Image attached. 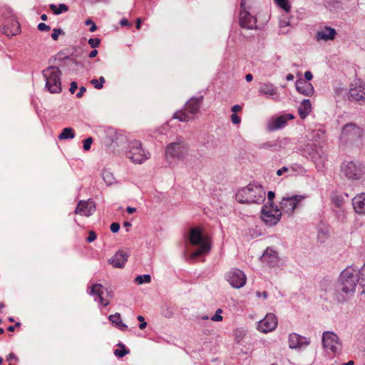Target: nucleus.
I'll return each mask as SVG.
<instances>
[{
	"label": "nucleus",
	"instance_id": "obj_1",
	"mask_svg": "<svg viewBox=\"0 0 365 365\" xmlns=\"http://www.w3.org/2000/svg\"><path fill=\"white\" fill-rule=\"evenodd\" d=\"M236 200L240 203L260 204L265 200V191L261 185L249 184L237 191Z\"/></svg>",
	"mask_w": 365,
	"mask_h": 365
},
{
	"label": "nucleus",
	"instance_id": "obj_2",
	"mask_svg": "<svg viewBox=\"0 0 365 365\" xmlns=\"http://www.w3.org/2000/svg\"><path fill=\"white\" fill-rule=\"evenodd\" d=\"M359 271L358 269L349 266L344 269L339 277V289L347 296H351L359 282Z\"/></svg>",
	"mask_w": 365,
	"mask_h": 365
},
{
	"label": "nucleus",
	"instance_id": "obj_3",
	"mask_svg": "<svg viewBox=\"0 0 365 365\" xmlns=\"http://www.w3.org/2000/svg\"><path fill=\"white\" fill-rule=\"evenodd\" d=\"M46 81L45 88L51 93H60L61 87V71L57 66H51L42 71Z\"/></svg>",
	"mask_w": 365,
	"mask_h": 365
},
{
	"label": "nucleus",
	"instance_id": "obj_4",
	"mask_svg": "<svg viewBox=\"0 0 365 365\" xmlns=\"http://www.w3.org/2000/svg\"><path fill=\"white\" fill-rule=\"evenodd\" d=\"M190 242L192 245L198 246V249L193 252L190 257L196 259L202 255L209 252L210 243L207 237H204L199 228H192L190 234Z\"/></svg>",
	"mask_w": 365,
	"mask_h": 365
},
{
	"label": "nucleus",
	"instance_id": "obj_5",
	"mask_svg": "<svg viewBox=\"0 0 365 365\" xmlns=\"http://www.w3.org/2000/svg\"><path fill=\"white\" fill-rule=\"evenodd\" d=\"M341 174L349 180H359L364 175V167L358 160H345L340 167Z\"/></svg>",
	"mask_w": 365,
	"mask_h": 365
},
{
	"label": "nucleus",
	"instance_id": "obj_6",
	"mask_svg": "<svg viewBox=\"0 0 365 365\" xmlns=\"http://www.w3.org/2000/svg\"><path fill=\"white\" fill-rule=\"evenodd\" d=\"M202 97L192 98L185 104L184 109L175 112L173 118L178 119L181 122H188L195 118L199 112Z\"/></svg>",
	"mask_w": 365,
	"mask_h": 365
},
{
	"label": "nucleus",
	"instance_id": "obj_7",
	"mask_svg": "<svg viewBox=\"0 0 365 365\" xmlns=\"http://www.w3.org/2000/svg\"><path fill=\"white\" fill-rule=\"evenodd\" d=\"M302 155L312 160L318 168H322L327 161V154L319 144L307 143Z\"/></svg>",
	"mask_w": 365,
	"mask_h": 365
},
{
	"label": "nucleus",
	"instance_id": "obj_8",
	"mask_svg": "<svg viewBox=\"0 0 365 365\" xmlns=\"http://www.w3.org/2000/svg\"><path fill=\"white\" fill-rule=\"evenodd\" d=\"M126 156L136 164H142L150 158L149 153H145L140 141H130L127 147Z\"/></svg>",
	"mask_w": 365,
	"mask_h": 365
},
{
	"label": "nucleus",
	"instance_id": "obj_9",
	"mask_svg": "<svg viewBox=\"0 0 365 365\" xmlns=\"http://www.w3.org/2000/svg\"><path fill=\"white\" fill-rule=\"evenodd\" d=\"M322 342L323 348L326 351L339 354L342 350V344L338 335L333 331H326L322 336Z\"/></svg>",
	"mask_w": 365,
	"mask_h": 365
},
{
	"label": "nucleus",
	"instance_id": "obj_10",
	"mask_svg": "<svg viewBox=\"0 0 365 365\" xmlns=\"http://www.w3.org/2000/svg\"><path fill=\"white\" fill-rule=\"evenodd\" d=\"M252 6L247 0H241L240 24L242 28L247 29H257V19L251 14Z\"/></svg>",
	"mask_w": 365,
	"mask_h": 365
},
{
	"label": "nucleus",
	"instance_id": "obj_11",
	"mask_svg": "<svg viewBox=\"0 0 365 365\" xmlns=\"http://www.w3.org/2000/svg\"><path fill=\"white\" fill-rule=\"evenodd\" d=\"M88 294L94 297V300L99 305L106 307L110 304V299L112 297L111 292L108 291L101 284H94L88 287Z\"/></svg>",
	"mask_w": 365,
	"mask_h": 365
},
{
	"label": "nucleus",
	"instance_id": "obj_12",
	"mask_svg": "<svg viewBox=\"0 0 365 365\" xmlns=\"http://www.w3.org/2000/svg\"><path fill=\"white\" fill-rule=\"evenodd\" d=\"M282 217L281 210L274 205H264L262 207L261 218L267 226L276 225Z\"/></svg>",
	"mask_w": 365,
	"mask_h": 365
},
{
	"label": "nucleus",
	"instance_id": "obj_13",
	"mask_svg": "<svg viewBox=\"0 0 365 365\" xmlns=\"http://www.w3.org/2000/svg\"><path fill=\"white\" fill-rule=\"evenodd\" d=\"M305 199L304 195H296L284 197L280 201L279 206L282 214L284 213L291 216L294 210L300 206L301 202Z\"/></svg>",
	"mask_w": 365,
	"mask_h": 365
},
{
	"label": "nucleus",
	"instance_id": "obj_14",
	"mask_svg": "<svg viewBox=\"0 0 365 365\" xmlns=\"http://www.w3.org/2000/svg\"><path fill=\"white\" fill-rule=\"evenodd\" d=\"M362 133V130L355 124L348 123L344 126L340 139L344 143L356 142L360 140Z\"/></svg>",
	"mask_w": 365,
	"mask_h": 365
},
{
	"label": "nucleus",
	"instance_id": "obj_15",
	"mask_svg": "<svg viewBox=\"0 0 365 365\" xmlns=\"http://www.w3.org/2000/svg\"><path fill=\"white\" fill-rule=\"evenodd\" d=\"M187 151V144L182 140H178L170 143L166 147L165 155L167 158H182L185 156Z\"/></svg>",
	"mask_w": 365,
	"mask_h": 365
},
{
	"label": "nucleus",
	"instance_id": "obj_16",
	"mask_svg": "<svg viewBox=\"0 0 365 365\" xmlns=\"http://www.w3.org/2000/svg\"><path fill=\"white\" fill-rule=\"evenodd\" d=\"M225 277L229 284L236 289L244 287L247 280L245 273L238 269H232L226 274Z\"/></svg>",
	"mask_w": 365,
	"mask_h": 365
},
{
	"label": "nucleus",
	"instance_id": "obj_17",
	"mask_svg": "<svg viewBox=\"0 0 365 365\" xmlns=\"http://www.w3.org/2000/svg\"><path fill=\"white\" fill-rule=\"evenodd\" d=\"M277 324L278 321L276 316L272 313H269L264 319L258 322L257 329L260 332L267 334L274 331L277 328Z\"/></svg>",
	"mask_w": 365,
	"mask_h": 365
},
{
	"label": "nucleus",
	"instance_id": "obj_18",
	"mask_svg": "<svg viewBox=\"0 0 365 365\" xmlns=\"http://www.w3.org/2000/svg\"><path fill=\"white\" fill-rule=\"evenodd\" d=\"M294 117L291 113H286L276 118H272L267 124V129L269 131H274L281 129L285 126L289 120L293 119Z\"/></svg>",
	"mask_w": 365,
	"mask_h": 365
},
{
	"label": "nucleus",
	"instance_id": "obj_19",
	"mask_svg": "<svg viewBox=\"0 0 365 365\" xmlns=\"http://www.w3.org/2000/svg\"><path fill=\"white\" fill-rule=\"evenodd\" d=\"M96 210V206L93 201H80L76 208L75 213L82 216L89 217Z\"/></svg>",
	"mask_w": 365,
	"mask_h": 365
},
{
	"label": "nucleus",
	"instance_id": "obj_20",
	"mask_svg": "<svg viewBox=\"0 0 365 365\" xmlns=\"http://www.w3.org/2000/svg\"><path fill=\"white\" fill-rule=\"evenodd\" d=\"M310 344V341L297 334L292 333L289 336V346L291 349H301Z\"/></svg>",
	"mask_w": 365,
	"mask_h": 365
},
{
	"label": "nucleus",
	"instance_id": "obj_21",
	"mask_svg": "<svg viewBox=\"0 0 365 365\" xmlns=\"http://www.w3.org/2000/svg\"><path fill=\"white\" fill-rule=\"evenodd\" d=\"M349 94L350 98L356 101H365V84H351Z\"/></svg>",
	"mask_w": 365,
	"mask_h": 365
},
{
	"label": "nucleus",
	"instance_id": "obj_22",
	"mask_svg": "<svg viewBox=\"0 0 365 365\" xmlns=\"http://www.w3.org/2000/svg\"><path fill=\"white\" fill-rule=\"evenodd\" d=\"M295 86L299 93L306 96H311L314 92L312 84L302 78L297 80Z\"/></svg>",
	"mask_w": 365,
	"mask_h": 365
},
{
	"label": "nucleus",
	"instance_id": "obj_23",
	"mask_svg": "<svg viewBox=\"0 0 365 365\" xmlns=\"http://www.w3.org/2000/svg\"><path fill=\"white\" fill-rule=\"evenodd\" d=\"M128 257V254L127 252L120 250L108 259V262L114 267L122 268L125 264Z\"/></svg>",
	"mask_w": 365,
	"mask_h": 365
},
{
	"label": "nucleus",
	"instance_id": "obj_24",
	"mask_svg": "<svg viewBox=\"0 0 365 365\" xmlns=\"http://www.w3.org/2000/svg\"><path fill=\"white\" fill-rule=\"evenodd\" d=\"M261 259L263 262L268 264V265L274 266L279 261L278 253L274 249L267 247L262 255Z\"/></svg>",
	"mask_w": 365,
	"mask_h": 365
},
{
	"label": "nucleus",
	"instance_id": "obj_25",
	"mask_svg": "<svg viewBox=\"0 0 365 365\" xmlns=\"http://www.w3.org/2000/svg\"><path fill=\"white\" fill-rule=\"evenodd\" d=\"M352 205L356 213L365 215V192L356 195L352 199Z\"/></svg>",
	"mask_w": 365,
	"mask_h": 365
},
{
	"label": "nucleus",
	"instance_id": "obj_26",
	"mask_svg": "<svg viewBox=\"0 0 365 365\" xmlns=\"http://www.w3.org/2000/svg\"><path fill=\"white\" fill-rule=\"evenodd\" d=\"M336 34V33L334 29L325 26L317 32L316 38L318 41L322 40L327 41L329 40H334L335 38Z\"/></svg>",
	"mask_w": 365,
	"mask_h": 365
},
{
	"label": "nucleus",
	"instance_id": "obj_27",
	"mask_svg": "<svg viewBox=\"0 0 365 365\" xmlns=\"http://www.w3.org/2000/svg\"><path fill=\"white\" fill-rule=\"evenodd\" d=\"M260 94L267 96H274L278 93V89L271 83H263L259 88Z\"/></svg>",
	"mask_w": 365,
	"mask_h": 365
},
{
	"label": "nucleus",
	"instance_id": "obj_28",
	"mask_svg": "<svg viewBox=\"0 0 365 365\" xmlns=\"http://www.w3.org/2000/svg\"><path fill=\"white\" fill-rule=\"evenodd\" d=\"M288 142L287 139L284 138L282 140H279L275 142H266L261 145L260 148L266 150H269L272 151H278L283 146H284Z\"/></svg>",
	"mask_w": 365,
	"mask_h": 365
},
{
	"label": "nucleus",
	"instance_id": "obj_29",
	"mask_svg": "<svg viewBox=\"0 0 365 365\" xmlns=\"http://www.w3.org/2000/svg\"><path fill=\"white\" fill-rule=\"evenodd\" d=\"M108 319L113 326L120 331H125L128 329V326L123 322L120 313L117 312L114 314H110L108 317Z\"/></svg>",
	"mask_w": 365,
	"mask_h": 365
},
{
	"label": "nucleus",
	"instance_id": "obj_30",
	"mask_svg": "<svg viewBox=\"0 0 365 365\" xmlns=\"http://www.w3.org/2000/svg\"><path fill=\"white\" fill-rule=\"evenodd\" d=\"M311 110L310 101L309 99H304L298 108V113L301 118L304 119L309 114Z\"/></svg>",
	"mask_w": 365,
	"mask_h": 365
},
{
	"label": "nucleus",
	"instance_id": "obj_31",
	"mask_svg": "<svg viewBox=\"0 0 365 365\" xmlns=\"http://www.w3.org/2000/svg\"><path fill=\"white\" fill-rule=\"evenodd\" d=\"M108 143H115L118 146L120 145V143H123L125 140V138L122 135H118L116 133L113 129L108 130Z\"/></svg>",
	"mask_w": 365,
	"mask_h": 365
},
{
	"label": "nucleus",
	"instance_id": "obj_32",
	"mask_svg": "<svg viewBox=\"0 0 365 365\" xmlns=\"http://www.w3.org/2000/svg\"><path fill=\"white\" fill-rule=\"evenodd\" d=\"M329 236V227L323 225L318 229L317 240L319 242L324 243Z\"/></svg>",
	"mask_w": 365,
	"mask_h": 365
},
{
	"label": "nucleus",
	"instance_id": "obj_33",
	"mask_svg": "<svg viewBox=\"0 0 365 365\" xmlns=\"http://www.w3.org/2000/svg\"><path fill=\"white\" fill-rule=\"evenodd\" d=\"M75 137V133L71 128H63L62 132L58 135L60 140L73 139Z\"/></svg>",
	"mask_w": 365,
	"mask_h": 365
},
{
	"label": "nucleus",
	"instance_id": "obj_34",
	"mask_svg": "<svg viewBox=\"0 0 365 365\" xmlns=\"http://www.w3.org/2000/svg\"><path fill=\"white\" fill-rule=\"evenodd\" d=\"M102 178L103 181L106 183V185H112L115 181V178L113 173L108 170H103L101 173Z\"/></svg>",
	"mask_w": 365,
	"mask_h": 365
},
{
	"label": "nucleus",
	"instance_id": "obj_35",
	"mask_svg": "<svg viewBox=\"0 0 365 365\" xmlns=\"http://www.w3.org/2000/svg\"><path fill=\"white\" fill-rule=\"evenodd\" d=\"M49 7L55 15H59L68 10V7L64 4H59L58 7L55 4H50Z\"/></svg>",
	"mask_w": 365,
	"mask_h": 365
},
{
	"label": "nucleus",
	"instance_id": "obj_36",
	"mask_svg": "<svg viewBox=\"0 0 365 365\" xmlns=\"http://www.w3.org/2000/svg\"><path fill=\"white\" fill-rule=\"evenodd\" d=\"M289 168L290 175L292 174H302L304 173V168L299 164H292Z\"/></svg>",
	"mask_w": 365,
	"mask_h": 365
},
{
	"label": "nucleus",
	"instance_id": "obj_37",
	"mask_svg": "<svg viewBox=\"0 0 365 365\" xmlns=\"http://www.w3.org/2000/svg\"><path fill=\"white\" fill-rule=\"evenodd\" d=\"M150 281H151V277L150 274L138 275L135 279V282L138 284L149 283V282H150Z\"/></svg>",
	"mask_w": 365,
	"mask_h": 365
},
{
	"label": "nucleus",
	"instance_id": "obj_38",
	"mask_svg": "<svg viewBox=\"0 0 365 365\" xmlns=\"http://www.w3.org/2000/svg\"><path fill=\"white\" fill-rule=\"evenodd\" d=\"M105 78L103 76H101L98 79H93L91 83L96 89H101L103 87L105 83Z\"/></svg>",
	"mask_w": 365,
	"mask_h": 365
},
{
	"label": "nucleus",
	"instance_id": "obj_39",
	"mask_svg": "<svg viewBox=\"0 0 365 365\" xmlns=\"http://www.w3.org/2000/svg\"><path fill=\"white\" fill-rule=\"evenodd\" d=\"M118 346H121L123 349H115L114 351V354L119 357V358H121V357H123L125 355H126L127 354L129 353V350L125 349V346L123 344H119Z\"/></svg>",
	"mask_w": 365,
	"mask_h": 365
},
{
	"label": "nucleus",
	"instance_id": "obj_40",
	"mask_svg": "<svg viewBox=\"0 0 365 365\" xmlns=\"http://www.w3.org/2000/svg\"><path fill=\"white\" fill-rule=\"evenodd\" d=\"M274 1L286 12H289L290 11L291 6L289 5L287 0H274Z\"/></svg>",
	"mask_w": 365,
	"mask_h": 365
},
{
	"label": "nucleus",
	"instance_id": "obj_41",
	"mask_svg": "<svg viewBox=\"0 0 365 365\" xmlns=\"http://www.w3.org/2000/svg\"><path fill=\"white\" fill-rule=\"evenodd\" d=\"M222 311L221 309H217L214 316L211 317V319L214 322H220L222 320V316L221 315Z\"/></svg>",
	"mask_w": 365,
	"mask_h": 365
},
{
	"label": "nucleus",
	"instance_id": "obj_42",
	"mask_svg": "<svg viewBox=\"0 0 365 365\" xmlns=\"http://www.w3.org/2000/svg\"><path fill=\"white\" fill-rule=\"evenodd\" d=\"M100 43H101V41L98 38H90L88 40V43L91 46V47H92V48H96V47L99 46Z\"/></svg>",
	"mask_w": 365,
	"mask_h": 365
},
{
	"label": "nucleus",
	"instance_id": "obj_43",
	"mask_svg": "<svg viewBox=\"0 0 365 365\" xmlns=\"http://www.w3.org/2000/svg\"><path fill=\"white\" fill-rule=\"evenodd\" d=\"M93 143V138H88L87 139L84 140L83 141V149L85 150H89L91 149V145Z\"/></svg>",
	"mask_w": 365,
	"mask_h": 365
},
{
	"label": "nucleus",
	"instance_id": "obj_44",
	"mask_svg": "<svg viewBox=\"0 0 365 365\" xmlns=\"http://www.w3.org/2000/svg\"><path fill=\"white\" fill-rule=\"evenodd\" d=\"M61 34H63V31L61 29H54L53 30V33L51 34V37L53 40L56 41L58 38V36Z\"/></svg>",
	"mask_w": 365,
	"mask_h": 365
},
{
	"label": "nucleus",
	"instance_id": "obj_45",
	"mask_svg": "<svg viewBox=\"0 0 365 365\" xmlns=\"http://www.w3.org/2000/svg\"><path fill=\"white\" fill-rule=\"evenodd\" d=\"M324 136V133L320 130H314L312 132V139L317 140Z\"/></svg>",
	"mask_w": 365,
	"mask_h": 365
},
{
	"label": "nucleus",
	"instance_id": "obj_46",
	"mask_svg": "<svg viewBox=\"0 0 365 365\" xmlns=\"http://www.w3.org/2000/svg\"><path fill=\"white\" fill-rule=\"evenodd\" d=\"M275 197V193L273 191H269L267 193V202L265 205H273V199Z\"/></svg>",
	"mask_w": 365,
	"mask_h": 365
},
{
	"label": "nucleus",
	"instance_id": "obj_47",
	"mask_svg": "<svg viewBox=\"0 0 365 365\" xmlns=\"http://www.w3.org/2000/svg\"><path fill=\"white\" fill-rule=\"evenodd\" d=\"M231 120L233 124L237 125L241 122V118L236 113H232L231 115Z\"/></svg>",
	"mask_w": 365,
	"mask_h": 365
},
{
	"label": "nucleus",
	"instance_id": "obj_48",
	"mask_svg": "<svg viewBox=\"0 0 365 365\" xmlns=\"http://www.w3.org/2000/svg\"><path fill=\"white\" fill-rule=\"evenodd\" d=\"M96 239V234L94 231H90L88 233V237L86 239V241L89 243L93 242Z\"/></svg>",
	"mask_w": 365,
	"mask_h": 365
},
{
	"label": "nucleus",
	"instance_id": "obj_49",
	"mask_svg": "<svg viewBox=\"0 0 365 365\" xmlns=\"http://www.w3.org/2000/svg\"><path fill=\"white\" fill-rule=\"evenodd\" d=\"M50 26L46 25V24L44 23H40L38 25V29L41 31H49L50 30Z\"/></svg>",
	"mask_w": 365,
	"mask_h": 365
},
{
	"label": "nucleus",
	"instance_id": "obj_50",
	"mask_svg": "<svg viewBox=\"0 0 365 365\" xmlns=\"http://www.w3.org/2000/svg\"><path fill=\"white\" fill-rule=\"evenodd\" d=\"M119 230H120V225L118 222H113L110 225V230L113 233L118 232Z\"/></svg>",
	"mask_w": 365,
	"mask_h": 365
},
{
	"label": "nucleus",
	"instance_id": "obj_51",
	"mask_svg": "<svg viewBox=\"0 0 365 365\" xmlns=\"http://www.w3.org/2000/svg\"><path fill=\"white\" fill-rule=\"evenodd\" d=\"M289 172V168L288 167H286V166H284L283 168L279 169L277 171V175L278 176H280L282 175V174L284 173H288Z\"/></svg>",
	"mask_w": 365,
	"mask_h": 365
},
{
	"label": "nucleus",
	"instance_id": "obj_52",
	"mask_svg": "<svg viewBox=\"0 0 365 365\" xmlns=\"http://www.w3.org/2000/svg\"><path fill=\"white\" fill-rule=\"evenodd\" d=\"M312 78H313V75L311 71H307L304 73V78H305V79H304V81L309 82V81H311L312 79Z\"/></svg>",
	"mask_w": 365,
	"mask_h": 365
},
{
	"label": "nucleus",
	"instance_id": "obj_53",
	"mask_svg": "<svg viewBox=\"0 0 365 365\" xmlns=\"http://www.w3.org/2000/svg\"><path fill=\"white\" fill-rule=\"evenodd\" d=\"M77 88H78L77 83L75 81H73L71 83V86H70L69 91L71 93H74L76 90L77 89Z\"/></svg>",
	"mask_w": 365,
	"mask_h": 365
},
{
	"label": "nucleus",
	"instance_id": "obj_54",
	"mask_svg": "<svg viewBox=\"0 0 365 365\" xmlns=\"http://www.w3.org/2000/svg\"><path fill=\"white\" fill-rule=\"evenodd\" d=\"M242 109V106L240 105H235L232 107L231 110L233 113H236L237 112H240Z\"/></svg>",
	"mask_w": 365,
	"mask_h": 365
},
{
	"label": "nucleus",
	"instance_id": "obj_55",
	"mask_svg": "<svg viewBox=\"0 0 365 365\" xmlns=\"http://www.w3.org/2000/svg\"><path fill=\"white\" fill-rule=\"evenodd\" d=\"M86 89L84 86H81L79 89V91L77 93L76 96L77 98H80L83 96L84 93L86 92Z\"/></svg>",
	"mask_w": 365,
	"mask_h": 365
},
{
	"label": "nucleus",
	"instance_id": "obj_56",
	"mask_svg": "<svg viewBox=\"0 0 365 365\" xmlns=\"http://www.w3.org/2000/svg\"><path fill=\"white\" fill-rule=\"evenodd\" d=\"M120 24L122 26H130L131 24L126 19H122L120 21Z\"/></svg>",
	"mask_w": 365,
	"mask_h": 365
},
{
	"label": "nucleus",
	"instance_id": "obj_57",
	"mask_svg": "<svg viewBox=\"0 0 365 365\" xmlns=\"http://www.w3.org/2000/svg\"><path fill=\"white\" fill-rule=\"evenodd\" d=\"M256 295L259 298L262 297L263 299H267V297H268V294H267V292H256Z\"/></svg>",
	"mask_w": 365,
	"mask_h": 365
},
{
	"label": "nucleus",
	"instance_id": "obj_58",
	"mask_svg": "<svg viewBox=\"0 0 365 365\" xmlns=\"http://www.w3.org/2000/svg\"><path fill=\"white\" fill-rule=\"evenodd\" d=\"M359 271L362 278L365 279V263L364 264V266L361 267V269L360 270L359 269Z\"/></svg>",
	"mask_w": 365,
	"mask_h": 365
},
{
	"label": "nucleus",
	"instance_id": "obj_59",
	"mask_svg": "<svg viewBox=\"0 0 365 365\" xmlns=\"http://www.w3.org/2000/svg\"><path fill=\"white\" fill-rule=\"evenodd\" d=\"M98 54V51L96 50V49H93V51H91L89 53V57L90 58H94L95 56H96V55Z\"/></svg>",
	"mask_w": 365,
	"mask_h": 365
},
{
	"label": "nucleus",
	"instance_id": "obj_60",
	"mask_svg": "<svg viewBox=\"0 0 365 365\" xmlns=\"http://www.w3.org/2000/svg\"><path fill=\"white\" fill-rule=\"evenodd\" d=\"M290 25V23L289 21H280V26L281 27H284V26H288Z\"/></svg>",
	"mask_w": 365,
	"mask_h": 365
},
{
	"label": "nucleus",
	"instance_id": "obj_61",
	"mask_svg": "<svg viewBox=\"0 0 365 365\" xmlns=\"http://www.w3.org/2000/svg\"><path fill=\"white\" fill-rule=\"evenodd\" d=\"M126 210H127V212L130 214H132L136 211V208L132 207H128L126 208Z\"/></svg>",
	"mask_w": 365,
	"mask_h": 365
},
{
	"label": "nucleus",
	"instance_id": "obj_62",
	"mask_svg": "<svg viewBox=\"0 0 365 365\" xmlns=\"http://www.w3.org/2000/svg\"><path fill=\"white\" fill-rule=\"evenodd\" d=\"M253 79V76L252 74L250 73H248L245 76V80L247 81V82H250L251 81H252Z\"/></svg>",
	"mask_w": 365,
	"mask_h": 365
},
{
	"label": "nucleus",
	"instance_id": "obj_63",
	"mask_svg": "<svg viewBox=\"0 0 365 365\" xmlns=\"http://www.w3.org/2000/svg\"><path fill=\"white\" fill-rule=\"evenodd\" d=\"M96 29H97L96 25L95 24V23H92L91 26L89 29V31L91 32H94L96 31Z\"/></svg>",
	"mask_w": 365,
	"mask_h": 365
},
{
	"label": "nucleus",
	"instance_id": "obj_64",
	"mask_svg": "<svg viewBox=\"0 0 365 365\" xmlns=\"http://www.w3.org/2000/svg\"><path fill=\"white\" fill-rule=\"evenodd\" d=\"M293 79H294V75H293V74H292V73H289V74H287V76H286V80H287V81H292Z\"/></svg>",
	"mask_w": 365,
	"mask_h": 365
}]
</instances>
